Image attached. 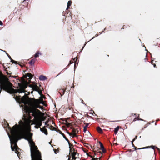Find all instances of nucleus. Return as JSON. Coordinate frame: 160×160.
<instances>
[{
	"mask_svg": "<svg viewBox=\"0 0 160 160\" xmlns=\"http://www.w3.org/2000/svg\"><path fill=\"white\" fill-rule=\"evenodd\" d=\"M8 126L14 142H17L22 138L28 141L30 147L32 160H42L41 153L37 149L38 148L32 138V133L28 132L26 128L22 126L16 124L11 128L8 124Z\"/></svg>",
	"mask_w": 160,
	"mask_h": 160,
	"instance_id": "1",
	"label": "nucleus"
},
{
	"mask_svg": "<svg viewBox=\"0 0 160 160\" xmlns=\"http://www.w3.org/2000/svg\"><path fill=\"white\" fill-rule=\"evenodd\" d=\"M11 76H10L8 77L6 75H4L2 72L0 71V93L2 89L10 93L16 94L17 92L22 93L25 92V89L27 88L28 82L26 81L24 78H21L22 83H18V85L19 88L14 89L12 87V84L10 81L9 77Z\"/></svg>",
	"mask_w": 160,
	"mask_h": 160,
	"instance_id": "2",
	"label": "nucleus"
},
{
	"mask_svg": "<svg viewBox=\"0 0 160 160\" xmlns=\"http://www.w3.org/2000/svg\"><path fill=\"white\" fill-rule=\"evenodd\" d=\"M34 104L31 107H29L27 105L25 106V110L26 112L30 114L32 113V115L34 117V118H38L39 114H41L42 112L37 108H41V107L39 105L41 102L39 99H35L34 101Z\"/></svg>",
	"mask_w": 160,
	"mask_h": 160,
	"instance_id": "3",
	"label": "nucleus"
},
{
	"mask_svg": "<svg viewBox=\"0 0 160 160\" xmlns=\"http://www.w3.org/2000/svg\"><path fill=\"white\" fill-rule=\"evenodd\" d=\"M11 135L8 134L11 143V148L12 150L13 151H15V152L17 154V156L19 158L20 155V153L18 151V150L19 149V148L16 142H14L12 138V135L11 133Z\"/></svg>",
	"mask_w": 160,
	"mask_h": 160,
	"instance_id": "4",
	"label": "nucleus"
},
{
	"mask_svg": "<svg viewBox=\"0 0 160 160\" xmlns=\"http://www.w3.org/2000/svg\"><path fill=\"white\" fill-rule=\"evenodd\" d=\"M25 96H24L22 97H21L20 96H16L15 97V98L17 101H21L22 102L25 104L27 102V98H29V97L25 93Z\"/></svg>",
	"mask_w": 160,
	"mask_h": 160,
	"instance_id": "5",
	"label": "nucleus"
},
{
	"mask_svg": "<svg viewBox=\"0 0 160 160\" xmlns=\"http://www.w3.org/2000/svg\"><path fill=\"white\" fill-rule=\"evenodd\" d=\"M91 148L93 149V151L94 152V154L95 155H101V156L99 158H98L99 160L100 159V158H101L102 155V153L98 149L97 150L95 148H93L91 146Z\"/></svg>",
	"mask_w": 160,
	"mask_h": 160,
	"instance_id": "6",
	"label": "nucleus"
},
{
	"mask_svg": "<svg viewBox=\"0 0 160 160\" xmlns=\"http://www.w3.org/2000/svg\"><path fill=\"white\" fill-rule=\"evenodd\" d=\"M29 87L32 88V90L36 91H38L40 89V88L36 84L30 85H29Z\"/></svg>",
	"mask_w": 160,
	"mask_h": 160,
	"instance_id": "7",
	"label": "nucleus"
},
{
	"mask_svg": "<svg viewBox=\"0 0 160 160\" xmlns=\"http://www.w3.org/2000/svg\"><path fill=\"white\" fill-rule=\"evenodd\" d=\"M33 75L30 73H28L26 75L24 76V77L26 78L29 81L32 79Z\"/></svg>",
	"mask_w": 160,
	"mask_h": 160,
	"instance_id": "8",
	"label": "nucleus"
},
{
	"mask_svg": "<svg viewBox=\"0 0 160 160\" xmlns=\"http://www.w3.org/2000/svg\"><path fill=\"white\" fill-rule=\"evenodd\" d=\"M39 117V116L38 118H37V120L36 121V125L37 126H38V127H40V126H41L42 125V121H41L40 119H38V117Z\"/></svg>",
	"mask_w": 160,
	"mask_h": 160,
	"instance_id": "9",
	"label": "nucleus"
},
{
	"mask_svg": "<svg viewBox=\"0 0 160 160\" xmlns=\"http://www.w3.org/2000/svg\"><path fill=\"white\" fill-rule=\"evenodd\" d=\"M99 143L100 144V148H99L98 149V150H99L100 149H101L102 150V151L103 152V153H105L106 152V150L104 148L103 145L100 142H99Z\"/></svg>",
	"mask_w": 160,
	"mask_h": 160,
	"instance_id": "10",
	"label": "nucleus"
},
{
	"mask_svg": "<svg viewBox=\"0 0 160 160\" xmlns=\"http://www.w3.org/2000/svg\"><path fill=\"white\" fill-rule=\"evenodd\" d=\"M40 129L41 131L43 132L45 134L47 135L48 134V131L45 127H44L42 128H40Z\"/></svg>",
	"mask_w": 160,
	"mask_h": 160,
	"instance_id": "11",
	"label": "nucleus"
},
{
	"mask_svg": "<svg viewBox=\"0 0 160 160\" xmlns=\"http://www.w3.org/2000/svg\"><path fill=\"white\" fill-rule=\"evenodd\" d=\"M29 0H24L23 2H22V5H20V6L21 7L22 6H27L28 4V1H29Z\"/></svg>",
	"mask_w": 160,
	"mask_h": 160,
	"instance_id": "12",
	"label": "nucleus"
},
{
	"mask_svg": "<svg viewBox=\"0 0 160 160\" xmlns=\"http://www.w3.org/2000/svg\"><path fill=\"white\" fill-rule=\"evenodd\" d=\"M47 79V77L44 76L42 75H40L39 77V79L40 80H45Z\"/></svg>",
	"mask_w": 160,
	"mask_h": 160,
	"instance_id": "13",
	"label": "nucleus"
},
{
	"mask_svg": "<svg viewBox=\"0 0 160 160\" xmlns=\"http://www.w3.org/2000/svg\"><path fill=\"white\" fill-rule=\"evenodd\" d=\"M84 124H85V126L84 127L83 131L84 132H85L87 130V128L89 124L87 123H84Z\"/></svg>",
	"mask_w": 160,
	"mask_h": 160,
	"instance_id": "14",
	"label": "nucleus"
},
{
	"mask_svg": "<svg viewBox=\"0 0 160 160\" xmlns=\"http://www.w3.org/2000/svg\"><path fill=\"white\" fill-rule=\"evenodd\" d=\"M72 4V2L71 1H69L68 2L67 4V7L66 8V10H68V9L69 8L70 6Z\"/></svg>",
	"mask_w": 160,
	"mask_h": 160,
	"instance_id": "15",
	"label": "nucleus"
},
{
	"mask_svg": "<svg viewBox=\"0 0 160 160\" xmlns=\"http://www.w3.org/2000/svg\"><path fill=\"white\" fill-rule=\"evenodd\" d=\"M97 130L98 132L100 133H102L103 132L102 130L99 127H98L97 128Z\"/></svg>",
	"mask_w": 160,
	"mask_h": 160,
	"instance_id": "16",
	"label": "nucleus"
},
{
	"mask_svg": "<svg viewBox=\"0 0 160 160\" xmlns=\"http://www.w3.org/2000/svg\"><path fill=\"white\" fill-rule=\"evenodd\" d=\"M35 61V59H32L29 62V63L32 66L34 64Z\"/></svg>",
	"mask_w": 160,
	"mask_h": 160,
	"instance_id": "17",
	"label": "nucleus"
},
{
	"mask_svg": "<svg viewBox=\"0 0 160 160\" xmlns=\"http://www.w3.org/2000/svg\"><path fill=\"white\" fill-rule=\"evenodd\" d=\"M73 147H72V146H69V149H70V152L72 153L73 151H75V150L73 148Z\"/></svg>",
	"mask_w": 160,
	"mask_h": 160,
	"instance_id": "18",
	"label": "nucleus"
},
{
	"mask_svg": "<svg viewBox=\"0 0 160 160\" xmlns=\"http://www.w3.org/2000/svg\"><path fill=\"white\" fill-rule=\"evenodd\" d=\"M119 128V126H117V127H116L114 130V133L115 134H116L118 132V131Z\"/></svg>",
	"mask_w": 160,
	"mask_h": 160,
	"instance_id": "19",
	"label": "nucleus"
},
{
	"mask_svg": "<svg viewBox=\"0 0 160 160\" xmlns=\"http://www.w3.org/2000/svg\"><path fill=\"white\" fill-rule=\"evenodd\" d=\"M58 132L61 134L62 136L63 137V138H65V137H66L65 135L63 133H62V131H60V130H58V131H57Z\"/></svg>",
	"mask_w": 160,
	"mask_h": 160,
	"instance_id": "20",
	"label": "nucleus"
},
{
	"mask_svg": "<svg viewBox=\"0 0 160 160\" xmlns=\"http://www.w3.org/2000/svg\"><path fill=\"white\" fill-rule=\"evenodd\" d=\"M77 154H78V156L79 155V153L77 152L76 151L75 152V151H73V152L72 153L71 155H74V156H75Z\"/></svg>",
	"mask_w": 160,
	"mask_h": 160,
	"instance_id": "21",
	"label": "nucleus"
},
{
	"mask_svg": "<svg viewBox=\"0 0 160 160\" xmlns=\"http://www.w3.org/2000/svg\"><path fill=\"white\" fill-rule=\"evenodd\" d=\"M64 139L68 142V144L69 145V146H72V147H74V146L71 143H70L69 140L67 138V137H65V138Z\"/></svg>",
	"mask_w": 160,
	"mask_h": 160,
	"instance_id": "22",
	"label": "nucleus"
},
{
	"mask_svg": "<svg viewBox=\"0 0 160 160\" xmlns=\"http://www.w3.org/2000/svg\"><path fill=\"white\" fill-rule=\"evenodd\" d=\"M77 59V58L76 59L75 58H74L72 59V60H71L70 61V63L72 64V63L73 62H76Z\"/></svg>",
	"mask_w": 160,
	"mask_h": 160,
	"instance_id": "23",
	"label": "nucleus"
},
{
	"mask_svg": "<svg viewBox=\"0 0 160 160\" xmlns=\"http://www.w3.org/2000/svg\"><path fill=\"white\" fill-rule=\"evenodd\" d=\"M39 52H37L34 55V57L35 58H37L39 56Z\"/></svg>",
	"mask_w": 160,
	"mask_h": 160,
	"instance_id": "24",
	"label": "nucleus"
},
{
	"mask_svg": "<svg viewBox=\"0 0 160 160\" xmlns=\"http://www.w3.org/2000/svg\"><path fill=\"white\" fill-rule=\"evenodd\" d=\"M72 132L73 133V136H76V130L75 129H72Z\"/></svg>",
	"mask_w": 160,
	"mask_h": 160,
	"instance_id": "25",
	"label": "nucleus"
},
{
	"mask_svg": "<svg viewBox=\"0 0 160 160\" xmlns=\"http://www.w3.org/2000/svg\"><path fill=\"white\" fill-rule=\"evenodd\" d=\"M50 127V129L52 130H56V128L54 127H53L52 125H51L49 127Z\"/></svg>",
	"mask_w": 160,
	"mask_h": 160,
	"instance_id": "26",
	"label": "nucleus"
},
{
	"mask_svg": "<svg viewBox=\"0 0 160 160\" xmlns=\"http://www.w3.org/2000/svg\"><path fill=\"white\" fill-rule=\"evenodd\" d=\"M42 90L40 88V89H39V90L37 92H38L39 94L40 95H41L42 94Z\"/></svg>",
	"mask_w": 160,
	"mask_h": 160,
	"instance_id": "27",
	"label": "nucleus"
},
{
	"mask_svg": "<svg viewBox=\"0 0 160 160\" xmlns=\"http://www.w3.org/2000/svg\"><path fill=\"white\" fill-rule=\"evenodd\" d=\"M66 89L65 90L64 89H62V94H61V93H62V92H60V94L61 95V96H62L63 95L64 93V92H65V90H66Z\"/></svg>",
	"mask_w": 160,
	"mask_h": 160,
	"instance_id": "28",
	"label": "nucleus"
},
{
	"mask_svg": "<svg viewBox=\"0 0 160 160\" xmlns=\"http://www.w3.org/2000/svg\"><path fill=\"white\" fill-rule=\"evenodd\" d=\"M149 147L150 148H152L153 149H155V148H156L157 147L155 146L152 145V146H150Z\"/></svg>",
	"mask_w": 160,
	"mask_h": 160,
	"instance_id": "29",
	"label": "nucleus"
},
{
	"mask_svg": "<svg viewBox=\"0 0 160 160\" xmlns=\"http://www.w3.org/2000/svg\"><path fill=\"white\" fill-rule=\"evenodd\" d=\"M10 60H11V62H12V63H15V64L17 63V62L16 61L14 60H13L12 58V59H11Z\"/></svg>",
	"mask_w": 160,
	"mask_h": 160,
	"instance_id": "30",
	"label": "nucleus"
},
{
	"mask_svg": "<svg viewBox=\"0 0 160 160\" xmlns=\"http://www.w3.org/2000/svg\"><path fill=\"white\" fill-rule=\"evenodd\" d=\"M72 159L74 160H76V159L77 158V157H76L75 156H74V155H72Z\"/></svg>",
	"mask_w": 160,
	"mask_h": 160,
	"instance_id": "31",
	"label": "nucleus"
},
{
	"mask_svg": "<svg viewBox=\"0 0 160 160\" xmlns=\"http://www.w3.org/2000/svg\"><path fill=\"white\" fill-rule=\"evenodd\" d=\"M48 122L47 121L45 122V125H47V127L48 128H49V125L48 124Z\"/></svg>",
	"mask_w": 160,
	"mask_h": 160,
	"instance_id": "32",
	"label": "nucleus"
},
{
	"mask_svg": "<svg viewBox=\"0 0 160 160\" xmlns=\"http://www.w3.org/2000/svg\"><path fill=\"white\" fill-rule=\"evenodd\" d=\"M138 136H136L135 138L133 139L132 142H134L136 139H137Z\"/></svg>",
	"mask_w": 160,
	"mask_h": 160,
	"instance_id": "33",
	"label": "nucleus"
},
{
	"mask_svg": "<svg viewBox=\"0 0 160 160\" xmlns=\"http://www.w3.org/2000/svg\"><path fill=\"white\" fill-rule=\"evenodd\" d=\"M86 154L87 155H88V156L90 157L91 158H92V156L90 155H89V153L87 152H86Z\"/></svg>",
	"mask_w": 160,
	"mask_h": 160,
	"instance_id": "34",
	"label": "nucleus"
},
{
	"mask_svg": "<svg viewBox=\"0 0 160 160\" xmlns=\"http://www.w3.org/2000/svg\"><path fill=\"white\" fill-rule=\"evenodd\" d=\"M134 148H135V150H136L137 149H144V148H137L135 146V147H134Z\"/></svg>",
	"mask_w": 160,
	"mask_h": 160,
	"instance_id": "35",
	"label": "nucleus"
},
{
	"mask_svg": "<svg viewBox=\"0 0 160 160\" xmlns=\"http://www.w3.org/2000/svg\"><path fill=\"white\" fill-rule=\"evenodd\" d=\"M54 152H55V153L56 154L57 153V152H59V150H56L55 149L54 150Z\"/></svg>",
	"mask_w": 160,
	"mask_h": 160,
	"instance_id": "36",
	"label": "nucleus"
},
{
	"mask_svg": "<svg viewBox=\"0 0 160 160\" xmlns=\"http://www.w3.org/2000/svg\"><path fill=\"white\" fill-rule=\"evenodd\" d=\"M5 71H7V72H6V73H7L8 75H11V74H12V72H11V73H10H10H9V72H8L7 71V70H6H6H5Z\"/></svg>",
	"mask_w": 160,
	"mask_h": 160,
	"instance_id": "37",
	"label": "nucleus"
},
{
	"mask_svg": "<svg viewBox=\"0 0 160 160\" xmlns=\"http://www.w3.org/2000/svg\"><path fill=\"white\" fill-rule=\"evenodd\" d=\"M38 119H40V120L41 121H42H42H43L44 120V118L43 117V118H42V119H41V118H38Z\"/></svg>",
	"mask_w": 160,
	"mask_h": 160,
	"instance_id": "38",
	"label": "nucleus"
},
{
	"mask_svg": "<svg viewBox=\"0 0 160 160\" xmlns=\"http://www.w3.org/2000/svg\"><path fill=\"white\" fill-rule=\"evenodd\" d=\"M83 151L84 152H85V153L87 152V151H88L87 150H86L85 149H83Z\"/></svg>",
	"mask_w": 160,
	"mask_h": 160,
	"instance_id": "39",
	"label": "nucleus"
},
{
	"mask_svg": "<svg viewBox=\"0 0 160 160\" xmlns=\"http://www.w3.org/2000/svg\"><path fill=\"white\" fill-rule=\"evenodd\" d=\"M22 8V7H20V8ZM21 10V8H19V9L18 10H17V11H16V12H17V11H20Z\"/></svg>",
	"mask_w": 160,
	"mask_h": 160,
	"instance_id": "40",
	"label": "nucleus"
},
{
	"mask_svg": "<svg viewBox=\"0 0 160 160\" xmlns=\"http://www.w3.org/2000/svg\"><path fill=\"white\" fill-rule=\"evenodd\" d=\"M138 118H135L133 120V122H134V121H136V120H138Z\"/></svg>",
	"mask_w": 160,
	"mask_h": 160,
	"instance_id": "41",
	"label": "nucleus"
},
{
	"mask_svg": "<svg viewBox=\"0 0 160 160\" xmlns=\"http://www.w3.org/2000/svg\"><path fill=\"white\" fill-rule=\"evenodd\" d=\"M133 142H132V145L133 147H135V145H134V144L133 143Z\"/></svg>",
	"mask_w": 160,
	"mask_h": 160,
	"instance_id": "42",
	"label": "nucleus"
},
{
	"mask_svg": "<svg viewBox=\"0 0 160 160\" xmlns=\"http://www.w3.org/2000/svg\"><path fill=\"white\" fill-rule=\"evenodd\" d=\"M3 25V23L0 20V25Z\"/></svg>",
	"mask_w": 160,
	"mask_h": 160,
	"instance_id": "43",
	"label": "nucleus"
},
{
	"mask_svg": "<svg viewBox=\"0 0 160 160\" xmlns=\"http://www.w3.org/2000/svg\"><path fill=\"white\" fill-rule=\"evenodd\" d=\"M98 36V34H96L95 35V36L94 37H93L92 39H93V38H94L95 37H97Z\"/></svg>",
	"mask_w": 160,
	"mask_h": 160,
	"instance_id": "44",
	"label": "nucleus"
},
{
	"mask_svg": "<svg viewBox=\"0 0 160 160\" xmlns=\"http://www.w3.org/2000/svg\"><path fill=\"white\" fill-rule=\"evenodd\" d=\"M8 56L10 59H12V58H11V57L9 55H8Z\"/></svg>",
	"mask_w": 160,
	"mask_h": 160,
	"instance_id": "45",
	"label": "nucleus"
},
{
	"mask_svg": "<svg viewBox=\"0 0 160 160\" xmlns=\"http://www.w3.org/2000/svg\"><path fill=\"white\" fill-rule=\"evenodd\" d=\"M138 120H141V121H143L142 119H140V118H138Z\"/></svg>",
	"mask_w": 160,
	"mask_h": 160,
	"instance_id": "46",
	"label": "nucleus"
},
{
	"mask_svg": "<svg viewBox=\"0 0 160 160\" xmlns=\"http://www.w3.org/2000/svg\"><path fill=\"white\" fill-rule=\"evenodd\" d=\"M156 148L159 151H160V149L159 148H158V147H156Z\"/></svg>",
	"mask_w": 160,
	"mask_h": 160,
	"instance_id": "47",
	"label": "nucleus"
},
{
	"mask_svg": "<svg viewBox=\"0 0 160 160\" xmlns=\"http://www.w3.org/2000/svg\"><path fill=\"white\" fill-rule=\"evenodd\" d=\"M76 155L77 156L76 157H77V158H78L79 159L80 158L79 157V156H78V154H77Z\"/></svg>",
	"mask_w": 160,
	"mask_h": 160,
	"instance_id": "48",
	"label": "nucleus"
},
{
	"mask_svg": "<svg viewBox=\"0 0 160 160\" xmlns=\"http://www.w3.org/2000/svg\"><path fill=\"white\" fill-rule=\"evenodd\" d=\"M68 134H69V135H70V136H71V135H72V134H71V133H70V132H68Z\"/></svg>",
	"mask_w": 160,
	"mask_h": 160,
	"instance_id": "49",
	"label": "nucleus"
},
{
	"mask_svg": "<svg viewBox=\"0 0 160 160\" xmlns=\"http://www.w3.org/2000/svg\"><path fill=\"white\" fill-rule=\"evenodd\" d=\"M128 151H129V152H131L132 151V150L131 149H130L128 150Z\"/></svg>",
	"mask_w": 160,
	"mask_h": 160,
	"instance_id": "50",
	"label": "nucleus"
},
{
	"mask_svg": "<svg viewBox=\"0 0 160 160\" xmlns=\"http://www.w3.org/2000/svg\"><path fill=\"white\" fill-rule=\"evenodd\" d=\"M154 67H156V64H154Z\"/></svg>",
	"mask_w": 160,
	"mask_h": 160,
	"instance_id": "51",
	"label": "nucleus"
},
{
	"mask_svg": "<svg viewBox=\"0 0 160 160\" xmlns=\"http://www.w3.org/2000/svg\"><path fill=\"white\" fill-rule=\"evenodd\" d=\"M68 108H69V109H70H70H71V108H70V107H68Z\"/></svg>",
	"mask_w": 160,
	"mask_h": 160,
	"instance_id": "52",
	"label": "nucleus"
}]
</instances>
